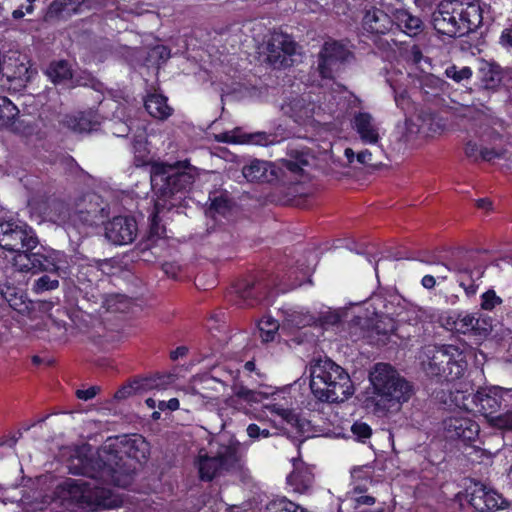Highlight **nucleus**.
<instances>
[{"label":"nucleus","instance_id":"nucleus-1","mask_svg":"<svg viewBox=\"0 0 512 512\" xmlns=\"http://www.w3.org/2000/svg\"><path fill=\"white\" fill-rule=\"evenodd\" d=\"M150 455V444L140 434L120 435L108 438L96 461L98 469L88 474L91 481L69 479L67 490L78 506L87 512H98L120 507L122 499L112 489L99 485L125 488L131 484L137 465L145 463ZM78 474V472H73Z\"/></svg>","mask_w":512,"mask_h":512},{"label":"nucleus","instance_id":"nucleus-2","mask_svg":"<svg viewBox=\"0 0 512 512\" xmlns=\"http://www.w3.org/2000/svg\"><path fill=\"white\" fill-rule=\"evenodd\" d=\"M0 247L14 252L12 265L15 270H32L56 267L61 254L45 251L39 245L35 230L27 222L12 216H0Z\"/></svg>","mask_w":512,"mask_h":512},{"label":"nucleus","instance_id":"nucleus-3","mask_svg":"<svg viewBox=\"0 0 512 512\" xmlns=\"http://www.w3.org/2000/svg\"><path fill=\"white\" fill-rule=\"evenodd\" d=\"M196 168L188 160L167 163H154L150 168V181L157 196L154 212L151 215L150 232L158 234L159 213L166 207L167 200L177 194L188 192L197 177Z\"/></svg>","mask_w":512,"mask_h":512},{"label":"nucleus","instance_id":"nucleus-4","mask_svg":"<svg viewBox=\"0 0 512 512\" xmlns=\"http://www.w3.org/2000/svg\"><path fill=\"white\" fill-rule=\"evenodd\" d=\"M435 31L450 38L470 36L483 27L480 0H441L431 15Z\"/></svg>","mask_w":512,"mask_h":512},{"label":"nucleus","instance_id":"nucleus-5","mask_svg":"<svg viewBox=\"0 0 512 512\" xmlns=\"http://www.w3.org/2000/svg\"><path fill=\"white\" fill-rule=\"evenodd\" d=\"M370 382L378 410L388 412L393 408H399L411 396L410 383L388 363L375 364L370 373Z\"/></svg>","mask_w":512,"mask_h":512},{"label":"nucleus","instance_id":"nucleus-6","mask_svg":"<svg viewBox=\"0 0 512 512\" xmlns=\"http://www.w3.org/2000/svg\"><path fill=\"white\" fill-rule=\"evenodd\" d=\"M310 389L318 400L328 403L343 402L353 393L349 374L332 361L312 369Z\"/></svg>","mask_w":512,"mask_h":512},{"label":"nucleus","instance_id":"nucleus-7","mask_svg":"<svg viewBox=\"0 0 512 512\" xmlns=\"http://www.w3.org/2000/svg\"><path fill=\"white\" fill-rule=\"evenodd\" d=\"M471 351L465 346L452 344L435 345L428 350V364L425 371L438 382H453L460 379L468 367Z\"/></svg>","mask_w":512,"mask_h":512},{"label":"nucleus","instance_id":"nucleus-8","mask_svg":"<svg viewBox=\"0 0 512 512\" xmlns=\"http://www.w3.org/2000/svg\"><path fill=\"white\" fill-rule=\"evenodd\" d=\"M354 58V53L343 41L328 39L317 55L316 69L322 79L334 80Z\"/></svg>","mask_w":512,"mask_h":512},{"label":"nucleus","instance_id":"nucleus-9","mask_svg":"<svg viewBox=\"0 0 512 512\" xmlns=\"http://www.w3.org/2000/svg\"><path fill=\"white\" fill-rule=\"evenodd\" d=\"M274 286V282L242 278L235 281L232 292L227 297H233V293L235 294L233 300L235 305L238 307H254L268 298ZM229 301H232V298Z\"/></svg>","mask_w":512,"mask_h":512},{"label":"nucleus","instance_id":"nucleus-10","mask_svg":"<svg viewBox=\"0 0 512 512\" xmlns=\"http://www.w3.org/2000/svg\"><path fill=\"white\" fill-rule=\"evenodd\" d=\"M464 495L475 512H493L503 509L507 504L501 494L480 481H472L466 487Z\"/></svg>","mask_w":512,"mask_h":512},{"label":"nucleus","instance_id":"nucleus-11","mask_svg":"<svg viewBox=\"0 0 512 512\" xmlns=\"http://www.w3.org/2000/svg\"><path fill=\"white\" fill-rule=\"evenodd\" d=\"M45 251L61 254L62 257L59 258V262H53L56 264V267L50 268H41V270L32 269V270H18L19 272L23 273H31V274H38L42 272H47L48 274H43L38 279H36L32 286V291L36 294L43 293L46 291H51L56 289L59 286V278H66L70 272L68 271V261H67V255L58 250L54 249H48L45 247Z\"/></svg>","mask_w":512,"mask_h":512},{"label":"nucleus","instance_id":"nucleus-12","mask_svg":"<svg viewBox=\"0 0 512 512\" xmlns=\"http://www.w3.org/2000/svg\"><path fill=\"white\" fill-rule=\"evenodd\" d=\"M444 266L459 276L476 274L482 278L485 273V266L481 263L479 254L475 250L457 249L444 262Z\"/></svg>","mask_w":512,"mask_h":512},{"label":"nucleus","instance_id":"nucleus-13","mask_svg":"<svg viewBox=\"0 0 512 512\" xmlns=\"http://www.w3.org/2000/svg\"><path fill=\"white\" fill-rule=\"evenodd\" d=\"M446 437L471 444L479 435L480 427L476 421L466 416H451L443 421Z\"/></svg>","mask_w":512,"mask_h":512},{"label":"nucleus","instance_id":"nucleus-14","mask_svg":"<svg viewBox=\"0 0 512 512\" xmlns=\"http://www.w3.org/2000/svg\"><path fill=\"white\" fill-rule=\"evenodd\" d=\"M18 107L6 96H0V130L8 129L23 136H30L35 125L19 118Z\"/></svg>","mask_w":512,"mask_h":512},{"label":"nucleus","instance_id":"nucleus-15","mask_svg":"<svg viewBox=\"0 0 512 512\" xmlns=\"http://www.w3.org/2000/svg\"><path fill=\"white\" fill-rule=\"evenodd\" d=\"M136 235L137 223L131 216H116L105 225V236L115 245L132 243Z\"/></svg>","mask_w":512,"mask_h":512},{"label":"nucleus","instance_id":"nucleus-16","mask_svg":"<svg viewBox=\"0 0 512 512\" xmlns=\"http://www.w3.org/2000/svg\"><path fill=\"white\" fill-rule=\"evenodd\" d=\"M290 156L291 159H281L274 163V168L277 169V183L297 182L304 173L303 167L308 165V160L303 153L294 151Z\"/></svg>","mask_w":512,"mask_h":512},{"label":"nucleus","instance_id":"nucleus-17","mask_svg":"<svg viewBox=\"0 0 512 512\" xmlns=\"http://www.w3.org/2000/svg\"><path fill=\"white\" fill-rule=\"evenodd\" d=\"M504 390L500 387L479 388L473 395L472 402L477 411L486 417H492L502 405Z\"/></svg>","mask_w":512,"mask_h":512},{"label":"nucleus","instance_id":"nucleus-18","mask_svg":"<svg viewBox=\"0 0 512 512\" xmlns=\"http://www.w3.org/2000/svg\"><path fill=\"white\" fill-rule=\"evenodd\" d=\"M267 59L273 65L282 66L287 56H292L296 51V43L291 36L283 33L272 35L267 44Z\"/></svg>","mask_w":512,"mask_h":512},{"label":"nucleus","instance_id":"nucleus-19","mask_svg":"<svg viewBox=\"0 0 512 512\" xmlns=\"http://www.w3.org/2000/svg\"><path fill=\"white\" fill-rule=\"evenodd\" d=\"M163 378L164 377L160 375L134 378L133 380L119 387L114 393L113 398L116 401H121L138 393L159 389L164 384Z\"/></svg>","mask_w":512,"mask_h":512},{"label":"nucleus","instance_id":"nucleus-20","mask_svg":"<svg viewBox=\"0 0 512 512\" xmlns=\"http://www.w3.org/2000/svg\"><path fill=\"white\" fill-rule=\"evenodd\" d=\"M249 182L277 183V169L273 162L254 159L242 169Z\"/></svg>","mask_w":512,"mask_h":512},{"label":"nucleus","instance_id":"nucleus-21","mask_svg":"<svg viewBox=\"0 0 512 512\" xmlns=\"http://www.w3.org/2000/svg\"><path fill=\"white\" fill-rule=\"evenodd\" d=\"M393 26L392 18L382 9L372 7L367 10L362 19V28L373 35H384Z\"/></svg>","mask_w":512,"mask_h":512},{"label":"nucleus","instance_id":"nucleus-22","mask_svg":"<svg viewBox=\"0 0 512 512\" xmlns=\"http://www.w3.org/2000/svg\"><path fill=\"white\" fill-rule=\"evenodd\" d=\"M284 113L297 124H304L314 116L315 104L296 96L282 106Z\"/></svg>","mask_w":512,"mask_h":512},{"label":"nucleus","instance_id":"nucleus-23","mask_svg":"<svg viewBox=\"0 0 512 512\" xmlns=\"http://www.w3.org/2000/svg\"><path fill=\"white\" fill-rule=\"evenodd\" d=\"M0 74L9 82L26 83L30 80L29 67L19 57H3Z\"/></svg>","mask_w":512,"mask_h":512},{"label":"nucleus","instance_id":"nucleus-24","mask_svg":"<svg viewBox=\"0 0 512 512\" xmlns=\"http://www.w3.org/2000/svg\"><path fill=\"white\" fill-rule=\"evenodd\" d=\"M224 472H237L243 468L240 444L221 445L216 453Z\"/></svg>","mask_w":512,"mask_h":512},{"label":"nucleus","instance_id":"nucleus-25","mask_svg":"<svg viewBox=\"0 0 512 512\" xmlns=\"http://www.w3.org/2000/svg\"><path fill=\"white\" fill-rule=\"evenodd\" d=\"M81 14L79 0H53L46 11L49 20H66Z\"/></svg>","mask_w":512,"mask_h":512},{"label":"nucleus","instance_id":"nucleus-26","mask_svg":"<svg viewBox=\"0 0 512 512\" xmlns=\"http://www.w3.org/2000/svg\"><path fill=\"white\" fill-rule=\"evenodd\" d=\"M372 122V116L367 112H359L354 116L353 128L364 143L375 144L379 140L378 131Z\"/></svg>","mask_w":512,"mask_h":512},{"label":"nucleus","instance_id":"nucleus-27","mask_svg":"<svg viewBox=\"0 0 512 512\" xmlns=\"http://www.w3.org/2000/svg\"><path fill=\"white\" fill-rule=\"evenodd\" d=\"M293 466V471L287 476V483L292 486L296 492L304 493L311 488L314 482V475L311 469L303 464L299 466L297 462L294 461Z\"/></svg>","mask_w":512,"mask_h":512},{"label":"nucleus","instance_id":"nucleus-28","mask_svg":"<svg viewBox=\"0 0 512 512\" xmlns=\"http://www.w3.org/2000/svg\"><path fill=\"white\" fill-rule=\"evenodd\" d=\"M393 16L397 26L410 37L417 36L424 29L423 21L406 9H396Z\"/></svg>","mask_w":512,"mask_h":512},{"label":"nucleus","instance_id":"nucleus-29","mask_svg":"<svg viewBox=\"0 0 512 512\" xmlns=\"http://www.w3.org/2000/svg\"><path fill=\"white\" fill-rule=\"evenodd\" d=\"M464 153L472 162L486 161L490 162L494 159H502L505 150L496 148L479 147L478 144L469 140L464 147Z\"/></svg>","mask_w":512,"mask_h":512},{"label":"nucleus","instance_id":"nucleus-30","mask_svg":"<svg viewBox=\"0 0 512 512\" xmlns=\"http://www.w3.org/2000/svg\"><path fill=\"white\" fill-rule=\"evenodd\" d=\"M168 98L163 94H149L144 102L146 111L155 119L165 120L173 113V108L168 105Z\"/></svg>","mask_w":512,"mask_h":512},{"label":"nucleus","instance_id":"nucleus-31","mask_svg":"<svg viewBox=\"0 0 512 512\" xmlns=\"http://www.w3.org/2000/svg\"><path fill=\"white\" fill-rule=\"evenodd\" d=\"M479 77L485 88L496 89L503 81L504 73L495 62H483L479 68Z\"/></svg>","mask_w":512,"mask_h":512},{"label":"nucleus","instance_id":"nucleus-32","mask_svg":"<svg viewBox=\"0 0 512 512\" xmlns=\"http://www.w3.org/2000/svg\"><path fill=\"white\" fill-rule=\"evenodd\" d=\"M197 465L199 478L202 481H212L224 472L221 461L218 459L217 455H199Z\"/></svg>","mask_w":512,"mask_h":512},{"label":"nucleus","instance_id":"nucleus-33","mask_svg":"<svg viewBox=\"0 0 512 512\" xmlns=\"http://www.w3.org/2000/svg\"><path fill=\"white\" fill-rule=\"evenodd\" d=\"M46 75L54 84H61L71 80L73 72L67 60H58L49 64Z\"/></svg>","mask_w":512,"mask_h":512},{"label":"nucleus","instance_id":"nucleus-34","mask_svg":"<svg viewBox=\"0 0 512 512\" xmlns=\"http://www.w3.org/2000/svg\"><path fill=\"white\" fill-rule=\"evenodd\" d=\"M208 212L225 216L232 209L233 202L226 191H214L209 194Z\"/></svg>","mask_w":512,"mask_h":512},{"label":"nucleus","instance_id":"nucleus-35","mask_svg":"<svg viewBox=\"0 0 512 512\" xmlns=\"http://www.w3.org/2000/svg\"><path fill=\"white\" fill-rule=\"evenodd\" d=\"M97 122L93 121L89 114L80 112L77 115L67 116L65 125L73 132H91Z\"/></svg>","mask_w":512,"mask_h":512},{"label":"nucleus","instance_id":"nucleus-36","mask_svg":"<svg viewBox=\"0 0 512 512\" xmlns=\"http://www.w3.org/2000/svg\"><path fill=\"white\" fill-rule=\"evenodd\" d=\"M478 324L479 319L475 318L471 314H458L457 317L453 320L452 323V330H454L456 333L460 334H467V333H473L475 335L480 334L478 332Z\"/></svg>","mask_w":512,"mask_h":512},{"label":"nucleus","instance_id":"nucleus-37","mask_svg":"<svg viewBox=\"0 0 512 512\" xmlns=\"http://www.w3.org/2000/svg\"><path fill=\"white\" fill-rule=\"evenodd\" d=\"M273 411L281 416L288 424L295 427L299 432H304L306 421L296 414L292 409L278 403L273 404Z\"/></svg>","mask_w":512,"mask_h":512},{"label":"nucleus","instance_id":"nucleus-38","mask_svg":"<svg viewBox=\"0 0 512 512\" xmlns=\"http://www.w3.org/2000/svg\"><path fill=\"white\" fill-rule=\"evenodd\" d=\"M73 329L65 321L52 319L48 325L49 341L57 343H65L68 340V330Z\"/></svg>","mask_w":512,"mask_h":512},{"label":"nucleus","instance_id":"nucleus-39","mask_svg":"<svg viewBox=\"0 0 512 512\" xmlns=\"http://www.w3.org/2000/svg\"><path fill=\"white\" fill-rule=\"evenodd\" d=\"M264 512H304V509L286 497L270 501Z\"/></svg>","mask_w":512,"mask_h":512},{"label":"nucleus","instance_id":"nucleus-40","mask_svg":"<svg viewBox=\"0 0 512 512\" xmlns=\"http://www.w3.org/2000/svg\"><path fill=\"white\" fill-rule=\"evenodd\" d=\"M133 153H134V163L137 167L152 165L157 163L156 161L151 162L149 157V151L146 147V143L142 140H134L132 144Z\"/></svg>","mask_w":512,"mask_h":512},{"label":"nucleus","instance_id":"nucleus-41","mask_svg":"<svg viewBox=\"0 0 512 512\" xmlns=\"http://www.w3.org/2000/svg\"><path fill=\"white\" fill-rule=\"evenodd\" d=\"M260 336L264 342L274 340L275 334L279 329V323L271 317H263L258 323Z\"/></svg>","mask_w":512,"mask_h":512},{"label":"nucleus","instance_id":"nucleus-42","mask_svg":"<svg viewBox=\"0 0 512 512\" xmlns=\"http://www.w3.org/2000/svg\"><path fill=\"white\" fill-rule=\"evenodd\" d=\"M95 214L88 210H77L70 214L69 220L77 229L92 227L95 223Z\"/></svg>","mask_w":512,"mask_h":512},{"label":"nucleus","instance_id":"nucleus-43","mask_svg":"<svg viewBox=\"0 0 512 512\" xmlns=\"http://www.w3.org/2000/svg\"><path fill=\"white\" fill-rule=\"evenodd\" d=\"M481 278H477L476 274L459 276L458 283L461 288L464 289V292L467 297H473L477 294L479 283Z\"/></svg>","mask_w":512,"mask_h":512},{"label":"nucleus","instance_id":"nucleus-44","mask_svg":"<svg viewBox=\"0 0 512 512\" xmlns=\"http://www.w3.org/2000/svg\"><path fill=\"white\" fill-rule=\"evenodd\" d=\"M502 298L499 297L494 289H488L481 295V308L486 311H492L496 306L501 305Z\"/></svg>","mask_w":512,"mask_h":512},{"label":"nucleus","instance_id":"nucleus-45","mask_svg":"<svg viewBox=\"0 0 512 512\" xmlns=\"http://www.w3.org/2000/svg\"><path fill=\"white\" fill-rule=\"evenodd\" d=\"M445 74L448 78L459 83L463 80L470 79L472 76V70L467 66L459 69L456 65H452L446 68Z\"/></svg>","mask_w":512,"mask_h":512},{"label":"nucleus","instance_id":"nucleus-46","mask_svg":"<svg viewBox=\"0 0 512 512\" xmlns=\"http://www.w3.org/2000/svg\"><path fill=\"white\" fill-rule=\"evenodd\" d=\"M76 277L79 282H90L92 283L97 278L98 268L90 264H82L77 268Z\"/></svg>","mask_w":512,"mask_h":512},{"label":"nucleus","instance_id":"nucleus-47","mask_svg":"<svg viewBox=\"0 0 512 512\" xmlns=\"http://www.w3.org/2000/svg\"><path fill=\"white\" fill-rule=\"evenodd\" d=\"M287 325L293 328H302L305 326L310 325V322L312 318L307 315L300 312H292L291 314H288L286 317Z\"/></svg>","mask_w":512,"mask_h":512},{"label":"nucleus","instance_id":"nucleus-48","mask_svg":"<svg viewBox=\"0 0 512 512\" xmlns=\"http://www.w3.org/2000/svg\"><path fill=\"white\" fill-rule=\"evenodd\" d=\"M393 92H394V100L396 103V106L400 108L403 112L408 111L411 106V98L407 92L406 89H403L401 91H398L394 86H392Z\"/></svg>","mask_w":512,"mask_h":512},{"label":"nucleus","instance_id":"nucleus-49","mask_svg":"<svg viewBox=\"0 0 512 512\" xmlns=\"http://www.w3.org/2000/svg\"><path fill=\"white\" fill-rule=\"evenodd\" d=\"M275 134H268L265 132H256L249 136V141L252 144L259 146H269L277 142Z\"/></svg>","mask_w":512,"mask_h":512},{"label":"nucleus","instance_id":"nucleus-50","mask_svg":"<svg viewBox=\"0 0 512 512\" xmlns=\"http://www.w3.org/2000/svg\"><path fill=\"white\" fill-rule=\"evenodd\" d=\"M351 432L355 435L357 440L364 442L372 435L371 427L365 422L356 421L351 426Z\"/></svg>","mask_w":512,"mask_h":512},{"label":"nucleus","instance_id":"nucleus-51","mask_svg":"<svg viewBox=\"0 0 512 512\" xmlns=\"http://www.w3.org/2000/svg\"><path fill=\"white\" fill-rule=\"evenodd\" d=\"M247 434L252 439L268 438L270 431L268 429H261L257 424L251 423L247 427Z\"/></svg>","mask_w":512,"mask_h":512},{"label":"nucleus","instance_id":"nucleus-52","mask_svg":"<svg viewBox=\"0 0 512 512\" xmlns=\"http://www.w3.org/2000/svg\"><path fill=\"white\" fill-rule=\"evenodd\" d=\"M321 324L335 326L341 322V316L335 311L322 313L319 317Z\"/></svg>","mask_w":512,"mask_h":512},{"label":"nucleus","instance_id":"nucleus-53","mask_svg":"<svg viewBox=\"0 0 512 512\" xmlns=\"http://www.w3.org/2000/svg\"><path fill=\"white\" fill-rule=\"evenodd\" d=\"M100 392L99 386H90L87 389H78L76 391V397L80 400L87 401L94 398Z\"/></svg>","mask_w":512,"mask_h":512},{"label":"nucleus","instance_id":"nucleus-54","mask_svg":"<svg viewBox=\"0 0 512 512\" xmlns=\"http://www.w3.org/2000/svg\"><path fill=\"white\" fill-rule=\"evenodd\" d=\"M495 421L500 429L512 431V411L497 416Z\"/></svg>","mask_w":512,"mask_h":512},{"label":"nucleus","instance_id":"nucleus-55","mask_svg":"<svg viewBox=\"0 0 512 512\" xmlns=\"http://www.w3.org/2000/svg\"><path fill=\"white\" fill-rule=\"evenodd\" d=\"M105 0H79L81 14L85 11L97 10L104 5Z\"/></svg>","mask_w":512,"mask_h":512},{"label":"nucleus","instance_id":"nucleus-56","mask_svg":"<svg viewBox=\"0 0 512 512\" xmlns=\"http://www.w3.org/2000/svg\"><path fill=\"white\" fill-rule=\"evenodd\" d=\"M499 44L505 49L512 48V25L502 30Z\"/></svg>","mask_w":512,"mask_h":512},{"label":"nucleus","instance_id":"nucleus-57","mask_svg":"<svg viewBox=\"0 0 512 512\" xmlns=\"http://www.w3.org/2000/svg\"><path fill=\"white\" fill-rule=\"evenodd\" d=\"M22 431L19 430L17 432V435L16 434H13V435H9L7 437H5L1 442H0V446H7V447H14L16 445V443L18 442L19 438H21L22 436Z\"/></svg>","mask_w":512,"mask_h":512},{"label":"nucleus","instance_id":"nucleus-58","mask_svg":"<svg viewBox=\"0 0 512 512\" xmlns=\"http://www.w3.org/2000/svg\"><path fill=\"white\" fill-rule=\"evenodd\" d=\"M179 406H180V402L177 398H171L167 402L161 401L158 405L160 410H164L165 408H167L171 411H175V410L179 409Z\"/></svg>","mask_w":512,"mask_h":512},{"label":"nucleus","instance_id":"nucleus-59","mask_svg":"<svg viewBox=\"0 0 512 512\" xmlns=\"http://www.w3.org/2000/svg\"><path fill=\"white\" fill-rule=\"evenodd\" d=\"M188 354V348L186 346H178L170 352V358L173 361L183 358Z\"/></svg>","mask_w":512,"mask_h":512},{"label":"nucleus","instance_id":"nucleus-60","mask_svg":"<svg viewBox=\"0 0 512 512\" xmlns=\"http://www.w3.org/2000/svg\"><path fill=\"white\" fill-rule=\"evenodd\" d=\"M265 398L262 392L251 390L247 398L244 400L247 403H259Z\"/></svg>","mask_w":512,"mask_h":512},{"label":"nucleus","instance_id":"nucleus-61","mask_svg":"<svg viewBox=\"0 0 512 512\" xmlns=\"http://www.w3.org/2000/svg\"><path fill=\"white\" fill-rule=\"evenodd\" d=\"M410 54H411L412 60L415 64H418L421 62L423 54H422L421 48L418 45L414 44L411 47Z\"/></svg>","mask_w":512,"mask_h":512},{"label":"nucleus","instance_id":"nucleus-62","mask_svg":"<svg viewBox=\"0 0 512 512\" xmlns=\"http://www.w3.org/2000/svg\"><path fill=\"white\" fill-rule=\"evenodd\" d=\"M357 160L361 164H371L372 153L369 150L361 151L357 154Z\"/></svg>","mask_w":512,"mask_h":512},{"label":"nucleus","instance_id":"nucleus-63","mask_svg":"<svg viewBox=\"0 0 512 512\" xmlns=\"http://www.w3.org/2000/svg\"><path fill=\"white\" fill-rule=\"evenodd\" d=\"M251 390L252 389H249V388L241 385V386L234 388V394L237 398L244 401L247 398V396L249 395Z\"/></svg>","mask_w":512,"mask_h":512},{"label":"nucleus","instance_id":"nucleus-64","mask_svg":"<svg viewBox=\"0 0 512 512\" xmlns=\"http://www.w3.org/2000/svg\"><path fill=\"white\" fill-rule=\"evenodd\" d=\"M421 284L426 289H433L436 285V280L432 275H425L421 280Z\"/></svg>","mask_w":512,"mask_h":512}]
</instances>
